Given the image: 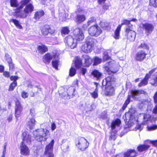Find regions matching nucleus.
I'll return each instance as SVG.
<instances>
[{
	"mask_svg": "<svg viewBox=\"0 0 157 157\" xmlns=\"http://www.w3.org/2000/svg\"><path fill=\"white\" fill-rule=\"evenodd\" d=\"M149 5L155 8H157V0H149Z\"/></svg>",
	"mask_w": 157,
	"mask_h": 157,
	"instance_id": "42",
	"label": "nucleus"
},
{
	"mask_svg": "<svg viewBox=\"0 0 157 157\" xmlns=\"http://www.w3.org/2000/svg\"><path fill=\"white\" fill-rule=\"evenodd\" d=\"M150 143H151L154 146L157 147V140L151 141Z\"/></svg>",
	"mask_w": 157,
	"mask_h": 157,
	"instance_id": "57",
	"label": "nucleus"
},
{
	"mask_svg": "<svg viewBox=\"0 0 157 157\" xmlns=\"http://www.w3.org/2000/svg\"><path fill=\"white\" fill-rule=\"evenodd\" d=\"M10 79L11 81H13L12 82H17V80L18 79V77L17 75L11 76L10 77Z\"/></svg>",
	"mask_w": 157,
	"mask_h": 157,
	"instance_id": "48",
	"label": "nucleus"
},
{
	"mask_svg": "<svg viewBox=\"0 0 157 157\" xmlns=\"http://www.w3.org/2000/svg\"><path fill=\"white\" fill-rule=\"evenodd\" d=\"M99 25L104 30H107L110 28L109 23L106 22L101 21Z\"/></svg>",
	"mask_w": 157,
	"mask_h": 157,
	"instance_id": "33",
	"label": "nucleus"
},
{
	"mask_svg": "<svg viewBox=\"0 0 157 157\" xmlns=\"http://www.w3.org/2000/svg\"><path fill=\"white\" fill-rule=\"evenodd\" d=\"M3 75L5 77L7 78H9L10 77V73L8 71H4Z\"/></svg>",
	"mask_w": 157,
	"mask_h": 157,
	"instance_id": "53",
	"label": "nucleus"
},
{
	"mask_svg": "<svg viewBox=\"0 0 157 157\" xmlns=\"http://www.w3.org/2000/svg\"><path fill=\"white\" fill-rule=\"evenodd\" d=\"M59 63V59L53 60L52 62V67L56 70H58V66Z\"/></svg>",
	"mask_w": 157,
	"mask_h": 157,
	"instance_id": "37",
	"label": "nucleus"
},
{
	"mask_svg": "<svg viewBox=\"0 0 157 157\" xmlns=\"http://www.w3.org/2000/svg\"><path fill=\"white\" fill-rule=\"evenodd\" d=\"M22 135L23 136L22 141L24 143L25 142L27 144H30L31 143V137L30 135L27 134L25 132H23Z\"/></svg>",
	"mask_w": 157,
	"mask_h": 157,
	"instance_id": "25",
	"label": "nucleus"
},
{
	"mask_svg": "<svg viewBox=\"0 0 157 157\" xmlns=\"http://www.w3.org/2000/svg\"><path fill=\"white\" fill-rule=\"evenodd\" d=\"M96 21V19L94 17H91L87 21V24L88 25H90L91 23Z\"/></svg>",
	"mask_w": 157,
	"mask_h": 157,
	"instance_id": "49",
	"label": "nucleus"
},
{
	"mask_svg": "<svg viewBox=\"0 0 157 157\" xmlns=\"http://www.w3.org/2000/svg\"><path fill=\"white\" fill-rule=\"evenodd\" d=\"M49 132V131L47 130L45 132L44 129H37L34 132L33 135L37 141L41 142L43 140H46V133Z\"/></svg>",
	"mask_w": 157,
	"mask_h": 157,
	"instance_id": "8",
	"label": "nucleus"
},
{
	"mask_svg": "<svg viewBox=\"0 0 157 157\" xmlns=\"http://www.w3.org/2000/svg\"><path fill=\"white\" fill-rule=\"evenodd\" d=\"M92 45L89 41L86 40L82 46L81 48V52L84 53H88L92 51Z\"/></svg>",
	"mask_w": 157,
	"mask_h": 157,
	"instance_id": "19",
	"label": "nucleus"
},
{
	"mask_svg": "<svg viewBox=\"0 0 157 157\" xmlns=\"http://www.w3.org/2000/svg\"><path fill=\"white\" fill-rule=\"evenodd\" d=\"M13 118V114H11L9 115V116L7 118V120L8 121V122H11Z\"/></svg>",
	"mask_w": 157,
	"mask_h": 157,
	"instance_id": "58",
	"label": "nucleus"
},
{
	"mask_svg": "<svg viewBox=\"0 0 157 157\" xmlns=\"http://www.w3.org/2000/svg\"><path fill=\"white\" fill-rule=\"evenodd\" d=\"M94 62L93 66H97L100 64L102 62V59L98 56H95L94 58Z\"/></svg>",
	"mask_w": 157,
	"mask_h": 157,
	"instance_id": "38",
	"label": "nucleus"
},
{
	"mask_svg": "<svg viewBox=\"0 0 157 157\" xmlns=\"http://www.w3.org/2000/svg\"><path fill=\"white\" fill-rule=\"evenodd\" d=\"M98 89L95 88L94 90L92 92L90 93L92 98L94 99H96L98 97Z\"/></svg>",
	"mask_w": 157,
	"mask_h": 157,
	"instance_id": "41",
	"label": "nucleus"
},
{
	"mask_svg": "<svg viewBox=\"0 0 157 157\" xmlns=\"http://www.w3.org/2000/svg\"><path fill=\"white\" fill-rule=\"evenodd\" d=\"M150 83L153 86H157V72L151 78Z\"/></svg>",
	"mask_w": 157,
	"mask_h": 157,
	"instance_id": "36",
	"label": "nucleus"
},
{
	"mask_svg": "<svg viewBox=\"0 0 157 157\" xmlns=\"http://www.w3.org/2000/svg\"><path fill=\"white\" fill-rule=\"evenodd\" d=\"M147 117L146 115H144V121L143 122V124L145 125L146 124H147V122L149 120V119H146V117Z\"/></svg>",
	"mask_w": 157,
	"mask_h": 157,
	"instance_id": "55",
	"label": "nucleus"
},
{
	"mask_svg": "<svg viewBox=\"0 0 157 157\" xmlns=\"http://www.w3.org/2000/svg\"><path fill=\"white\" fill-rule=\"evenodd\" d=\"M130 24V21L127 19H124L122 22L118 25L114 31V34L113 35V37L116 40H118L120 37V34L122 25H129Z\"/></svg>",
	"mask_w": 157,
	"mask_h": 157,
	"instance_id": "11",
	"label": "nucleus"
},
{
	"mask_svg": "<svg viewBox=\"0 0 157 157\" xmlns=\"http://www.w3.org/2000/svg\"><path fill=\"white\" fill-rule=\"evenodd\" d=\"M88 32L91 36L97 37L102 33V30L98 24H95L89 28Z\"/></svg>",
	"mask_w": 157,
	"mask_h": 157,
	"instance_id": "13",
	"label": "nucleus"
},
{
	"mask_svg": "<svg viewBox=\"0 0 157 157\" xmlns=\"http://www.w3.org/2000/svg\"><path fill=\"white\" fill-rule=\"evenodd\" d=\"M133 25H131L126 27L125 30V36L128 42L133 41L135 39L136 33L133 30Z\"/></svg>",
	"mask_w": 157,
	"mask_h": 157,
	"instance_id": "9",
	"label": "nucleus"
},
{
	"mask_svg": "<svg viewBox=\"0 0 157 157\" xmlns=\"http://www.w3.org/2000/svg\"><path fill=\"white\" fill-rule=\"evenodd\" d=\"M137 152L134 149H129L124 153L123 157H136L138 155Z\"/></svg>",
	"mask_w": 157,
	"mask_h": 157,
	"instance_id": "22",
	"label": "nucleus"
},
{
	"mask_svg": "<svg viewBox=\"0 0 157 157\" xmlns=\"http://www.w3.org/2000/svg\"><path fill=\"white\" fill-rule=\"evenodd\" d=\"M10 22H13L16 27L19 29H22L23 28L19 21L17 19H12L9 21Z\"/></svg>",
	"mask_w": 157,
	"mask_h": 157,
	"instance_id": "35",
	"label": "nucleus"
},
{
	"mask_svg": "<svg viewBox=\"0 0 157 157\" xmlns=\"http://www.w3.org/2000/svg\"><path fill=\"white\" fill-rule=\"evenodd\" d=\"M10 6L12 7L17 8L19 6L17 0H10Z\"/></svg>",
	"mask_w": 157,
	"mask_h": 157,
	"instance_id": "43",
	"label": "nucleus"
},
{
	"mask_svg": "<svg viewBox=\"0 0 157 157\" xmlns=\"http://www.w3.org/2000/svg\"><path fill=\"white\" fill-rule=\"evenodd\" d=\"M141 28L145 30V33L148 36L154 31L155 28L154 25L151 23H146L142 24Z\"/></svg>",
	"mask_w": 157,
	"mask_h": 157,
	"instance_id": "17",
	"label": "nucleus"
},
{
	"mask_svg": "<svg viewBox=\"0 0 157 157\" xmlns=\"http://www.w3.org/2000/svg\"><path fill=\"white\" fill-rule=\"evenodd\" d=\"M82 57L84 59L85 66L86 67H89L93 62V59L89 56L86 55H83Z\"/></svg>",
	"mask_w": 157,
	"mask_h": 157,
	"instance_id": "24",
	"label": "nucleus"
},
{
	"mask_svg": "<svg viewBox=\"0 0 157 157\" xmlns=\"http://www.w3.org/2000/svg\"><path fill=\"white\" fill-rule=\"evenodd\" d=\"M153 98L154 102L155 104H157V91L155 93L153 97Z\"/></svg>",
	"mask_w": 157,
	"mask_h": 157,
	"instance_id": "54",
	"label": "nucleus"
},
{
	"mask_svg": "<svg viewBox=\"0 0 157 157\" xmlns=\"http://www.w3.org/2000/svg\"><path fill=\"white\" fill-rule=\"evenodd\" d=\"M76 70L73 67H71L69 71V75L71 77L74 76L76 74Z\"/></svg>",
	"mask_w": 157,
	"mask_h": 157,
	"instance_id": "40",
	"label": "nucleus"
},
{
	"mask_svg": "<svg viewBox=\"0 0 157 157\" xmlns=\"http://www.w3.org/2000/svg\"><path fill=\"white\" fill-rule=\"evenodd\" d=\"M74 63L75 67L78 69L81 68L82 66V60L79 57H77L75 58Z\"/></svg>",
	"mask_w": 157,
	"mask_h": 157,
	"instance_id": "31",
	"label": "nucleus"
},
{
	"mask_svg": "<svg viewBox=\"0 0 157 157\" xmlns=\"http://www.w3.org/2000/svg\"><path fill=\"white\" fill-rule=\"evenodd\" d=\"M87 72V69L86 68L82 67L81 68L80 70V73L82 75H85L86 73Z\"/></svg>",
	"mask_w": 157,
	"mask_h": 157,
	"instance_id": "52",
	"label": "nucleus"
},
{
	"mask_svg": "<svg viewBox=\"0 0 157 157\" xmlns=\"http://www.w3.org/2000/svg\"><path fill=\"white\" fill-rule=\"evenodd\" d=\"M131 95H128L127 99L125 100L121 108L120 109V112H123L127 107L128 105L130 102L131 98L134 99L136 97L143 94L144 91L141 90L131 89L130 90Z\"/></svg>",
	"mask_w": 157,
	"mask_h": 157,
	"instance_id": "5",
	"label": "nucleus"
},
{
	"mask_svg": "<svg viewBox=\"0 0 157 157\" xmlns=\"http://www.w3.org/2000/svg\"><path fill=\"white\" fill-rule=\"evenodd\" d=\"M127 116H128L129 117V120L127 122V124L128 127H130L133 124V122L132 121L135 119L134 112L132 111L129 110L128 112L125 113V115L126 121L127 120Z\"/></svg>",
	"mask_w": 157,
	"mask_h": 157,
	"instance_id": "20",
	"label": "nucleus"
},
{
	"mask_svg": "<svg viewBox=\"0 0 157 157\" xmlns=\"http://www.w3.org/2000/svg\"><path fill=\"white\" fill-rule=\"evenodd\" d=\"M116 139V136L115 135H111L109 138V139L110 140H115Z\"/></svg>",
	"mask_w": 157,
	"mask_h": 157,
	"instance_id": "61",
	"label": "nucleus"
},
{
	"mask_svg": "<svg viewBox=\"0 0 157 157\" xmlns=\"http://www.w3.org/2000/svg\"><path fill=\"white\" fill-rule=\"evenodd\" d=\"M150 145L147 144H140L137 147V151L140 152L145 151L148 150Z\"/></svg>",
	"mask_w": 157,
	"mask_h": 157,
	"instance_id": "26",
	"label": "nucleus"
},
{
	"mask_svg": "<svg viewBox=\"0 0 157 157\" xmlns=\"http://www.w3.org/2000/svg\"><path fill=\"white\" fill-rule=\"evenodd\" d=\"M20 153L21 154L26 156L29 155L30 153V150L29 148L23 142H21L20 145Z\"/></svg>",
	"mask_w": 157,
	"mask_h": 157,
	"instance_id": "23",
	"label": "nucleus"
},
{
	"mask_svg": "<svg viewBox=\"0 0 157 157\" xmlns=\"http://www.w3.org/2000/svg\"><path fill=\"white\" fill-rule=\"evenodd\" d=\"M5 60L8 64L13 61L11 57L8 53H6L5 55Z\"/></svg>",
	"mask_w": 157,
	"mask_h": 157,
	"instance_id": "44",
	"label": "nucleus"
},
{
	"mask_svg": "<svg viewBox=\"0 0 157 157\" xmlns=\"http://www.w3.org/2000/svg\"><path fill=\"white\" fill-rule=\"evenodd\" d=\"M20 98H16L14 100V115L17 121H18V118L20 117L22 114L23 106L21 104Z\"/></svg>",
	"mask_w": 157,
	"mask_h": 157,
	"instance_id": "7",
	"label": "nucleus"
},
{
	"mask_svg": "<svg viewBox=\"0 0 157 157\" xmlns=\"http://www.w3.org/2000/svg\"><path fill=\"white\" fill-rule=\"evenodd\" d=\"M40 31L42 35L45 36L48 34L52 35L55 33V29L51 25L48 24H45L42 27Z\"/></svg>",
	"mask_w": 157,
	"mask_h": 157,
	"instance_id": "12",
	"label": "nucleus"
},
{
	"mask_svg": "<svg viewBox=\"0 0 157 157\" xmlns=\"http://www.w3.org/2000/svg\"><path fill=\"white\" fill-rule=\"evenodd\" d=\"M139 49H144V50H140L137 52L134 57L135 60L136 61L142 62L146 59L148 55L147 52L149 50V45L146 43H141L138 47Z\"/></svg>",
	"mask_w": 157,
	"mask_h": 157,
	"instance_id": "4",
	"label": "nucleus"
},
{
	"mask_svg": "<svg viewBox=\"0 0 157 157\" xmlns=\"http://www.w3.org/2000/svg\"><path fill=\"white\" fill-rule=\"evenodd\" d=\"M78 31L74 32L73 36L68 35L65 38L66 43L68 47L71 49L76 47L77 41H81L84 39V36L82 30L81 28H78L76 29Z\"/></svg>",
	"mask_w": 157,
	"mask_h": 157,
	"instance_id": "1",
	"label": "nucleus"
},
{
	"mask_svg": "<svg viewBox=\"0 0 157 157\" xmlns=\"http://www.w3.org/2000/svg\"><path fill=\"white\" fill-rule=\"evenodd\" d=\"M91 75L96 81H100L102 78V74L97 69H94L91 72Z\"/></svg>",
	"mask_w": 157,
	"mask_h": 157,
	"instance_id": "21",
	"label": "nucleus"
},
{
	"mask_svg": "<svg viewBox=\"0 0 157 157\" xmlns=\"http://www.w3.org/2000/svg\"><path fill=\"white\" fill-rule=\"evenodd\" d=\"M121 120L117 118L112 122L111 127L112 130H114L116 128V126L119 127L121 124Z\"/></svg>",
	"mask_w": 157,
	"mask_h": 157,
	"instance_id": "28",
	"label": "nucleus"
},
{
	"mask_svg": "<svg viewBox=\"0 0 157 157\" xmlns=\"http://www.w3.org/2000/svg\"><path fill=\"white\" fill-rule=\"evenodd\" d=\"M30 95L31 97H34L35 96V93L32 91L30 92Z\"/></svg>",
	"mask_w": 157,
	"mask_h": 157,
	"instance_id": "64",
	"label": "nucleus"
},
{
	"mask_svg": "<svg viewBox=\"0 0 157 157\" xmlns=\"http://www.w3.org/2000/svg\"><path fill=\"white\" fill-rule=\"evenodd\" d=\"M4 67L3 66L0 65V73H2L4 71Z\"/></svg>",
	"mask_w": 157,
	"mask_h": 157,
	"instance_id": "62",
	"label": "nucleus"
},
{
	"mask_svg": "<svg viewBox=\"0 0 157 157\" xmlns=\"http://www.w3.org/2000/svg\"><path fill=\"white\" fill-rule=\"evenodd\" d=\"M31 0H22L21 1V5L19 6L16 9H17L19 10H20L21 9H23L24 6H26L30 2Z\"/></svg>",
	"mask_w": 157,
	"mask_h": 157,
	"instance_id": "32",
	"label": "nucleus"
},
{
	"mask_svg": "<svg viewBox=\"0 0 157 157\" xmlns=\"http://www.w3.org/2000/svg\"><path fill=\"white\" fill-rule=\"evenodd\" d=\"M21 95L22 98L25 99L28 97L29 94L27 92L23 91L21 92Z\"/></svg>",
	"mask_w": 157,
	"mask_h": 157,
	"instance_id": "47",
	"label": "nucleus"
},
{
	"mask_svg": "<svg viewBox=\"0 0 157 157\" xmlns=\"http://www.w3.org/2000/svg\"><path fill=\"white\" fill-rule=\"evenodd\" d=\"M22 10H19L17 9H15L13 12L14 15L17 18L25 19L34 11V7L32 3H29Z\"/></svg>",
	"mask_w": 157,
	"mask_h": 157,
	"instance_id": "3",
	"label": "nucleus"
},
{
	"mask_svg": "<svg viewBox=\"0 0 157 157\" xmlns=\"http://www.w3.org/2000/svg\"><path fill=\"white\" fill-rule=\"evenodd\" d=\"M102 8L104 10H107L108 9L109 6L108 5L104 4L103 5Z\"/></svg>",
	"mask_w": 157,
	"mask_h": 157,
	"instance_id": "60",
	"label": "nucleus"
},
{
	"mask_svg": "<svg viewBox=\"0 0 157 157\" xmlns=\"http://www.w3.org/2000/svg\"><path fill=\"white\" fill-rule=\"evenodd\" d=\"M59 55L57 52L53 53L52 55L50 53L48 52L43 56L42 61L45 64L48 65L50 63L53 58L55 59Z\"/></svg>",
	"mask_w": 157,
	"mask_h": 157,
	"instance_id": "15",
	"label": "nucleus"
},
{
	"mask_svg": "<svg viewBox=\"0 0 157 157\" xmlns=\"http://www.w3.org/2000/svg\"><path fill=\"white\" fill-rule=\"evenodd\" d=\"M63 92L60 91L59 92V95L62 98H65L68 96H72L74 94L75 89L73 86L69 87L66 90L64 89Z\"/></svg>",
	"mask_w": 157,
	"mask_h": 157,
	"instance_id": "18",
	"label": "nucleus"
},
{
	"mask_svg": "<svg viewBox=\"0 0 157 157\" xmlns=\"http://www.w3.org/2000/svg\"><path fill=\"white\" fill-rule=\"evenodd\" d=\"M70 32V30L67 26L62 27L60 30L61 34L63 36L68 35Z\"/></svg>",
	"mask_w": 157,
	"mask_h": 157,
	"instance_id": "34",
	"label": "nucleus"
},
{
	"mask_svg": "<svg viewBox=\"0 0 157 157\" xmlns=\"http://www.w3.org/2000/svg\"><path fill=\"white\" fill-rule=\"evenodd\" d=\"M17 82H12L10 85L8 90L9 91H13L17 86Z\"/></svg>",
	"mask_w": 157,
	"mask_h": 157,
	"instance_id": "39",
	"label": "nucleus"
},
{
	"mask_svg": "<svg viewBox=\"0 0 157 157\" xmlns=\"http://www.w3.org/2000/svg\"><path fill=\"white\" fill-rule=\"evenodd\" d=\"M75 144L78 150L84 151L88 148L89 143L85 138L79 136L75 139Z\"/></svg>",
	"mask_w": 157,
	"mask_h": 157,
	"instance_id": "6",
	"label": "nucleus"
},
{
	"mask_svg": "<svg viewBox=\"0 0 157 157\" xmlns=\"http://www.w3.org/2000/svg\"><path fill=\"white\" fill-rule=\"evenodd\" d=\"M156 70L157 68H154L150 71L148 73H147L144 78L138 84V87H140L147 85L149 79L151 78L152 74L155 73Z\"/></svg>",
	"mask_w": 157,
	"mask_h": 157,
	"instance_id": "14",
	"label": "nucleus"
},
{
	"mask_svg": "<svg viewBox=\"0 0 157 157\" xmlns=\"http://www.w3.org/2000/svg\"><path fill=\"white\" fill-rule=\"evenodd\" d=\"M56 128V124L55 122H52L51 125V129L52 131L54 130Z\"/></svg>",
	"mask_w": 157,
	"mask_h": 157,
	"instance_id": "56",
	"label": "nucleus"
},
{
	"mask_svg": "<svg viewBox=\"0 0 157 157\" xmlns=\"http://www.w3.org/2000/svg\"><path fill=\"white\" fill-rule=\"evenodd\" d=\"M106 0H98V2L99 4H101L102 3H104Z\"/></svg>",
	"mask_w": 157,
	"mask_h": 157,
	"instance_id": "63",
	"label": "nucleus"
},
{
	"mask_svg": "<svg viewBox=\"0 0 157 157\" xmlns=\"http://www.w3.org/2000/svg\"><path fill=\"white\" fill-rule=\"evenodd\" d=\"M44 12L43 10L36 11L34 13L33 18L36 21H38L41 17L44 15Z\"/></svg>",
	"mask_w": 157,
	"mask_h": 157,
	"instance_id": "29",
	"label": "nucleus"
},
{
	"mask_svg": "<svg viewBox=\"0 0 157 157\" xmlns=\"http://www.w3.org/2000/svg\"><path fill=\"white\" fill-rule=\"evenodd\" d=\"M157 129V125L154 124L151 126L148 127V130L149 131L154 130Z\"/></svg>",
	"mask_w": 157,
	"mask_h": 157,
	"instance_id": "50",
	"label": "nucleus"
},
{
	"mask_svg": "<svg viewBox=\"0 0 157 157\" xmlns=\"http://www.w3.org/2000/svg\"><path fill=\"white\" fill-rule=\"evenodd\" d=\"M88 26V25H87L86 24H83V25H82V30H86L87 29Z\"/></svg>",
	"mask_w": 157,
	"mask_h": 157,
	"instance_id": "59",
	"label": "nucleus"
},
{
	"mask_svg": "<svg viewBox=\"0 0 157 157\" xmlns=\"http://www.w3.org/2000/svg\"><path fill=\"white\" fill-rule=\"evenodd\" d=\"M9 66V69L10 71H13L15 69V64L13 62V61L8 64Z\"/></svg>",
	"mask_w": 157,
	"mask_h": 157,
	"instance_id": "45",
	"label": "nucleus"
},
{
	"mask_svg": "<svg viewBox=\"0 0 157 157\" xmlns=\"http://www.w3.org/2000/svg\"><path fill=\"white\" fill-rule=\"evenodd\" d=\"M111 59V57L109 56L108 54H105L103 57V61H105L107 60Z\"/></svg>",
	"mask_w": 157,
	"mask_h": 157,
	"instance_id": "51",
	"label": "nucleus"
},
{
	"mask_svg": "<svg viewBox=\"0 0 157 157\" xmlns=\"http://www.w3.org/2000/svg\"><path fill=\"white\" fill-rule=\"evenodd\" d=\"M104 68L109 75L114 74L119 71V69L117 67H115L112 70H111L107 66H105Z\"/></svg>",
	"mask_w": 157,
	"mask_h": 157,
	"instance_id": "30",
	"label": "nucleus"
},
{
	"mask_svg": "<svg viewBox=\"0 0 157 157\" xmlns=\"http://www.w3.org/2000/svg\"><path fill=\"white\" fill-rule=\"evenodd\" d=\"M37 49L39 53L41 54H43L48 51V47L45 45L41 44L37 46Z\"/></svg>",
	"mask_w": 157,
	"mask_h": 157,
	"instance_id": "27",
	"label": "nucleus"
},
{
	"mask_svg": "<svg viewBox=\"0 0 157 157\" xmlns=\"http://www.w3.org/2000/svg\"><path fill=\"white\" fill-rule=\"evenodd\" d=\"M84 12V10L81 8L78 9L76 11V13L77 14L75 18L74 21L77 24H80L86 21V15L84 14H80Z\"/></svg>",
	"mask_w": 157,
	"mask_h": 157,
	"instance_id": "10",
	"label": "nucleus"
},
{
	"mask_svg": "<svg viewBox=\"0 0 157 157\" xmlns=\"http://www.w3.org/2000/svg\"><path fill=\"white\" fill-rule=\"evenodd\" d=\"M36 122V121L35 119L33 118H32L30 119V121L28 122L29 125L30 126H34Z\"/></svg>",
	"mask_w": 157,
	"mask_h": 157,
	"instance_id": "46",
	"label": "nucleus"
},
{
	"mask_svg": "<svg viewBox=\"0 0 157 157\" xmlns=\"http://www.w3.org/2000/svg\"><path fill=\"white\" fill-rule=\"evenodd\" d=\"M105 84H103L104 80L102 83V86H105L104 90V94L106 96H111L114 95L115 93V87L112 85L113 83L116 82V78L113 75L107 76L105 78Z\"/></svg>",
	"mask_w": 157,
	"mask_h": 157,
	"instance_id": "2",
	"label": "nucleus"
},
{
	"mask_svg": "<svg viewBox=\"0 0 157 157\" xmlns=\"http://www.w3.org/2000/svg\"><path fill=\"white\" fill-rule=\"evenodd\" d=\"M54 144V140H52L51 142L46 146L45 148L44 154L48 155L47 157H54V155L53 154Z\"/></svg>",
	"mask_w": 157,
	"mask_h": 157,
	"instance_id": "16",
	"label": "nucleus"
}]
</instances>
